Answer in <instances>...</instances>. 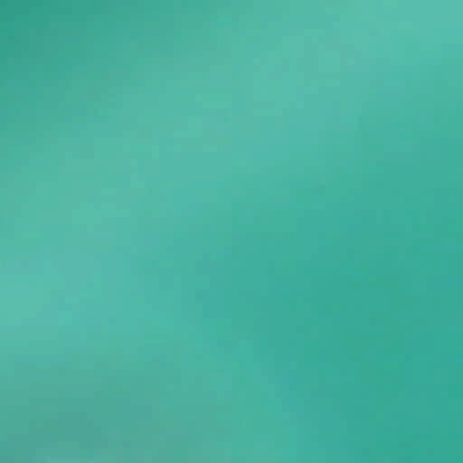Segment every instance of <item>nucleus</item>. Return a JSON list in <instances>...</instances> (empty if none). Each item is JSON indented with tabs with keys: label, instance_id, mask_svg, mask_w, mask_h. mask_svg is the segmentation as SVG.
Returning <instances> with one entry per match:
<instances>
[{
	"label": "nucleus",
	"instance_id": "f257e3e1",
	"mask_svg": "<svg viewBox=\"0 0 463 463\" xmlns=\"http://www.w3.org/2000/svg\"><path fill=\"white\" fill-rule=\"evenodd\" d=\"M100 174H101V175H104L105 173H104V172H101Z\"/></svg>",
	"mask_w": 463,
	"mask_h": 463
}]
</instances>
